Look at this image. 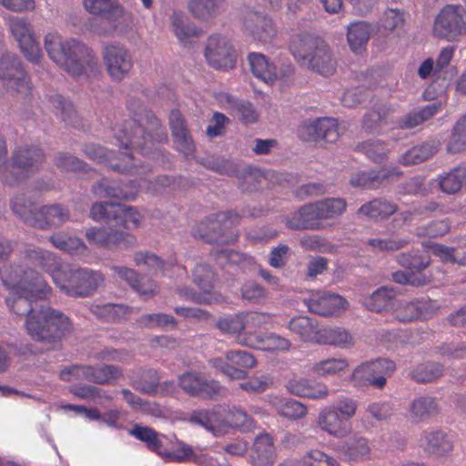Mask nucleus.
<instances>
[{
    "label": "nucleus",
    "instance_id": "48",
    "mask_svg": "<svg viewBox=\"0 0 466 466\" xmlns=\"http://www.w3.org/2000/svg\"><path fill=\"white\" fill-rule=\"evenodd\" d=\"M20 258L28 265L46 268L53 259L52 254L41 248L25 244L19 249Z\"/></svg>",
    "mask_w": 466,
    "mask_h": 466
},
{
    "label": "nucleus",
    "instance_id": "20",
    "mask_svg": "<svg viewBox=\"0 0 466 466\" xmlns=\"http://www.w3.org/2000/svg\"><path fill=\"white\" fill-rule=\"evenodd\" d=\"M317 424L321 431L335 438H344L351 431L350 422L345 420L331 406L319 411Z\"/></svg>",
    "mask_w": 466,
    "mask_h": 466
},
{
    "label": "nucleus",
    "instance_id": "31",
    "mask_svg": "<svg viewBox=\"0 0 466 466\" xmlns=\"http://www.w3.org/2000/svg\"><path fill=\"white\" fill-rule=\"evenodd\" d=\"M338 451L344 461H360L370 458V446L366 438L354 435L343 441Z\"/></svg>",
    "mask_w": 466,
    "mask_h": 466
},
{
    "label": "nucleus",
    "instance_id": "9",
    "mask_svg": "<svg viewBox=\"0 0 466 466\" xmlns=\"http://www.w3.org/2000/svg\"><path fill=\"white\" fill-rule=\"evenodd\" d=\"M89 217L96 222H105L112 227L137 228L141 219L140 214L132 207L116 202H95L90 208Z\"/></svg>",
    "mask_w": 466,
    "mask_h": 466
},
{
    "label": "nucleus",
    "instance_id": "16",
    "mask_svg": "<svg viewBox=\"0 0 466 466\" xmlns=\"http://www.w3.org/2000/svg\"><path fill=\"white\" fill-rule=\"evenodd\" d=\"M205 57L208 65L216 69L233 67L232 46L225 36L219 34L212 35L208 38Z\"/></svg>",
    "mask_w": 466,
    "mask_h": 466
},
{
    "label": "nucleus",
    "instance_id": "18",
    "mask_svg": "<svg viewBox=\"0 0 466 466\" xmlns=\"http://www.w3.org/2000/svg\"><path fill=\"white\" fill-rule=\"evenodd\" d=\"M85 154L93 160L98 163H106L108 167L120 173L134 175L138 171L137 164L134 162V156L132 152H122L125 157L124 162L113 161L111 158V152L102 146L96 144H88L84 147Z\"/></svg>",
    "mask_w": 466,
    "mask_h": 466
},
{
    "label": "nucleus",
    "instance_id": "2",
    "mask_svg": "<svg viewBox=\"0 0 466 466\" xmlns=\"http://www.w3.org/2000/svg\"><path fill=\"white\" fill-rule=\"evenodd\" d=\"M5 286L11 289L5 301L10 309L18 316L36 315L46 304L45 299L50 288L43 278L32 268L11 265L1 271Z\"/></svg>",
    "mask_w": 466,
    "mask_h": 466
},
{
    "label": "nucleus",
    "instance_id": "55",
    "mask_svg": "<svg viewBox=\"0 0 466 466\" xmlns=\"http://www.w3.org/2000/svg\"><path fill=\"white\" fill-rule=\"evenodd\" d=\"M356 150L366 155L374 162L381 163L387 157L388 148L385 142L379 139H370L360 143Z\"/></svg>",
    "mask_w": 466,
    "mask_h": 466
},
{
    "label": "nucleus",
    "instance_id": "39",
    "mask_svg": "<svg viewBox=\"0 0 466 466\" xmlns=\"http://www.w3.org/2000/svg\"><path fill=\"white\" fill-rule=\"evenodd\" d=\"M465 181L466 167L462 166H457L438 177L440 189L447 195H454L460 192Z\"/></svg>",
    "mask_w": 466,
    "mask_h": 466
},
{
    "label": "nucleus",
    "instance_id": "4",
    "mask_svg": "<svg viewBox=\"0 0 466 466\" xmlns=\"http://www.w3.org/2000/svg\"><path fill=\"white\" fill-rule=\"evenodd\" d=\"M36 315L25 320V329L30 338L42 344L47 350L60 349L61 342L73 331L70 319L63 312L51 308L47 303Z\"/></svg>",
    "mask_w": 466,
    "mask_h": 466
},
{
    "label": "nucleus",
    "instance_id": "25",
    "mask_svg": "<svg viewBox=\"0 0 466 466\" xmlns=\"http://www.w3.org/2000/svg\"><path fill=\"white\" fill-rule=\"evenodd\" d=\"M169 126L178 150L186 156L191 155L195 149V145L187 128L185 120L178 110L175 109L170 112Z\"/></svg>",
    "mask_w": 466,
    "mask_h": 466
},
{
    "label": "nucleus",
    "instance_id": "6",
    "mask_svg": "<svg viewBox=\"0 0 466 466\" xmlns=\"http://www.w3.org/2000/svg\"><path fill=\"white\" fill-rule=\"evenodd\" d=\"M56 285L71 297L92 295L103 282L102 275L88 268L57 272L53 277Z\"/></svg>",
    "mask_w": 466,
    "mask_h": 466
},
{
    "label": "nucleus",
    "instance_id": "37",
    "mask_svg": "<svg viewBox=\"0 0 466 466\" xmlns=\"http://www.w3.org/2000/svg\"><path fill=\"white\" fill-rule=\"evenodd\" d=\"M371 35V26L364 21L354 22L349 25L347 40L354 53H361Z\"/></svg>",
    "mask_w": 466,
    "mask_h": 466
},
{
    "label": "nucleus",
    "instance_id": "62",
    "mask_svg": "<svg viewBox=\"0 0 466 466\" xmlns=\"http://www.w3.org/2000/svg\"><path fill=\"white\" fill-rule=\"evenodd\" d=\"M171 20L173 32L180 42H184L191 36H197L196 26L181 13H174Z\"/></svg>",
    "mask_w": 466,
    "mask_h": 466
},
{
    "label": "nucleus",
    "instance_id": "27",
    "mask_svg": "<svg viewBox=\"0 0 466 466\" xmlns=\"http://www.w3.org/2000/svg\"><path fill=\"white\" fill-rule=\"evenodd\" d=\"M441 412L438 400L431 396L415 398L409 407L410 418L414 422L428 421Z\"/></svg>",
    "mask_w": 466,
    "mask_h": 466
},
{
    "label": "nucleus",
    "instance_id": "19",
    "mask_svg": "<svg viewBox=\"0 0 466 466\" xmlns=\"http://www.w3.org/2000/svg\"><path fill=\"white\" fill-rule=\"evenodd\" d=\"M37 215L35 228L40 230L58 228L71 219L69 208L60 203L40 206Z\"/></svg>",
    "mask_w": 466,
    "mask_h": 466
},
{
    "label": "nucleus",
    "instance_id": "34",
    "mask_svg": "<svg viewBox=\"0 0 466 466\" xmlns=\"http://www.w3.org/2000/svg\"><path fill=\"white\" fill-rule=\"evenodd\" d=\"M396 291L389 286L377 289L371 295L363 299V305L371 311L382 312L395 306Z\"/></svg>",
    "mask_w": 466,
    "mask_h": 466
},
{
    "label": "nucleus",
    "instance_id": "44",
    "mask_svg": "<svg viewBox=\"0 0 466 466\" xmlns=\"http://www.w3.org/2000/svg\"><path fill=\"white\" fill-rule=\"evenodd\" d=\"M129 433L136 439L144 442L149 451H154L158 455H163V442L158 438V432L154 429L136 424L129 431Z\"/></svg>",
    "mask_w": 466,
    "mask_h": 466
},
{
    "label": "nucleus",
    "instance_id": "33",
    "mask_svg": "<svg viewBox=\"0 0 466 466\" xmlns=\"http://www.w3.org/2000/svg\"><path fill=\"white\" fill-rule=\"evenodd\" d=\"M398 206L388 199L374 198L360 207L357 211L359 217H366L370 219H385L397 211Z\"/></svg>",
    "mask_w": 466,
    "mask_h": 466
},
{
    "label": "nucleus",
    "instance_id": "3",
    "mask_svg": "<svg viewBox=\"0 0 466 466\" xmlns=\"http://www.w3.org/2000/svg\"><path fill=\"white\" fill-rule=\"evenodd\" d=\"M45 48L56 65L75 77L85 75L87 69L94 71L97 66L92 50L76 39L63 42L57 35H47Z\"/></svg>",
    "mask_w": 466,
    "mask_h": 466
},
{
    "label": "nucleus",
    "instance_id": "53",
    "mask_svg": "<svg viewBox=\"0 0 466 466\" xmlns=\"http://www.w3.org/2000/svg\"><path fill=\"white\" fill-rule=\"evenodd\" d=\"M193 282L205 293H209L214 287L216 274L207 263H198L192 271Z\"/></svg>",
    "mask_w": 466,
    "mask_h": 466
},
{
    "label": "nucleus",
    "instance_id": "30",
    "mask_svg": "<svg viewBox=\"0 0 466 466\" xmlns=\"http://www.w3.org/2000/svg\"><path fill=\"white\" fill-rule=\"evenodd\" d=\"M13 213L26 226L36 228L40 207L25 194H18L10 200Z\"/></svg>",
    "mask_w": 466,
    "mask_h": 466
},
{
    "label": "nucleus",
    "instance_id": "46",
    "mask_svg": "<svg viewBox=\"0 0 466 466\" xmlns=\"http://www.w3.org/2000/svg\"><path fill=\"white\" fill-rule=\"evenodd\" d=\"M395 260L400 267L409 269L414 275L421 273L431 263L429 256L420 255L413 251L399 253Z\"/></svg>",
    "mask_w": 466,
    "mask_h": 466
},
{
    "label": "nucleus",
    "instance_id": "12",
    "mask_svg": "<svg viewBox=\"0 0 466 466\" xmlns=\"http://www.w3.org/2000/svg\"><path fill=\"white\" fill-rule=\"evenodd\" d=\"M122 376V370L116 365H71L61 371L63 380L69 381L72 378L84 380L94 384L104 385L109 380Z\"/></svg>",
    "mask_w": 466,
    "mask_h": 466
},
{
    "label": "nucleus",
    "instance_id": "24",
    "mask_svg": "<svg viewBox=\"0 0 466 466\" xmlns=\"http://www.w3.org/2000/svg\"><path fill=\"white\" fill-rule=\"evenodd\" d=\"M227 8V0H187L191 15L204 23H211Z\"/></svg>",
    "mask_w": 466,
    "mask_h": 466
},
{
    "label": "nucleus",
    "instance_id": "26",
    "mask_svg": "<svg viewBox=\"0 0 466 466\" xmlns=\"http://www.w3.org/2000/svg\"><path fill=\"white\" fill-rule=\"evenodd\" d=\"M323 42L309 33H299L292 35L289 49L294 57L304 65Z\"/></svg>",
    "mask_w": 466,
    "mask_h": 466
},
{
    "label": "nucleus",
    "instance_id": "40",
    "mask_svg": "<svg viewBox=\"0 0 466 466\" xmlns=\"http://www.w3.org/2000/svg\"><path fill=\"white\" fill-rule=\"evenodd\" d=\"M47 100L55 115L63 122L69 126H77L79 122L78 116L73 104L69 100L58 94L48 96Z\"/></svg>",
    "mask_w": 466,
    "mask_h": 466
},
{
    "label": "nucleus",
    "instance_id": "22",
    "mask_svg": "<svg viewBox=\"0 0 466 466\" xmlns=\"http://www.w3.org/2000/svg\"><path fill=\"white\" fill-rule=\"evenodd\" d=\"M320 218L314 204L302 206L290 217L286 218V226L293 230H319L323 228Z\"/></svg>",
    "mask_w": 466,
    "mask_h": 466
},
{
    "label": "nucleus",
    "instance_id": "50",
    "mask_svg": "<svg viewBox=\"0 0 466 466\" xmlns=\"http://www.w3.org/2000/svg\"><path fill=\"white\" fill-rule=\"evenodd\" d=\"M92 192L100 198H110L116 199L127 200L131 198L130 194L120 187L117 183L102 178L92 186Z\"/></svg>",
    "mask_w": 466,
    "mask_h": 466
},
{
    "label": "nucleus",
    "instance_id": "60",
    "mask_svg": "<svg viewBox=\"0 0 466 466\" xmlns=\"http://www.w3.org/2000/svg\"><path fill=\"white\" fill-rule=\"evenodd\" d=\"M317 132L319 133V141L334 143L339 137L338 122L332 117L316 118Z\"/></svg>",
    "mask_w": 466,
    "mask_h": 466
},
{
    "label": "nucleus",
    "instance_id": "35",
    "mask_svg": "<svg viewBox=\"0 0 466 466\" xmlns=\"http://www.w3.org/2000/svg\"><path fill=\"white\" fill-rule=\"evenodd\" d=\"M84 5L90 14L101 15L112 22L118 20L124 13L117 0H84Z\"/></svg>",
    "mask_w": 466,
    "mask_h": 466
},
{
    "label": "nucleus",
    "instance_id": "57",
    "mask_svg": "<svg viewBox=\"0 0 466 466\" xmlns=\"http://www.w3.org/2000/svg\"><path fill=\"white\" fill-rule=\"evenodd\" d=\"M366 243L375 251L394 252L408 246L410 238L399 237L389 238H370Z\"/></svg>",
    "mask_w": 466,
    "mask_h": 466
},
{
    "label": "nucleus",
    "instance_id": "54",
    "mask_svg": "<svg viewBox=\"0 0 466 466\" xmlns=\"http://www.w3.org/2000/svg\"><path fill=\"white\" fill-rule=\"evenodd\" d=\"M320 219H331L340 216L347 208L345 199L329 198L315 203Z\"/></svg>",
    "mask_w": 466,
    "mask_h": 466
},
{
    "label": "nucleus",
    "instance_id": "1",
    "mask_svg": "<svg viewBox=\"0 0 466 466\" xmlns=\"http://www.w3.org/2000/svg\"><path fill=\"white\" fill-rule=\"evenodd\" d=\"M127 108L133 117L116 125L113 129L120 147L136 150L152 157H160V150L154 147L155 143H162L167 139L160 120L139 99H129Z\"/></svg>",
    "mask_w": 466,
    "mask_h": 466
},
{
    "label": "nucleus",
    "instance_id": "63",
    "mask_svg": "<svg viewBox=\"0 0 466 466\" xmlns=\"http://www.w3.org/2000/svg\"><path fill=\"white\" fill-rule=\"evenodd\" d=\"M211 255L217 263L223 268L242 264L248 258L245 254L231 248L214 250L211 252Z\"/></svg>",
    "mask_w": 466,
    "mask_h": 466
},
{
    "label": "nucleus",
    "instance_id": "52",
    "mask_svg": "<svg viewBox=\"0 0 466 466\" xmlns=\"http://www.w3.org/2000/svg\"><path fill=\"white\" fill-rule=\"evenodd\" d=\"M199 163L207 169L212 170L219 175L231 177L238 173L237 165L223 157L207 156L201 158Z\"/></svg>",
    "mask_w": 466,
    "mask_h": 466
},
{
    "label": "nucleus",
    "instance_id": "11",
    "mask_svg": "<svg viewBox=\"0 0 466 466\" xmlns=\"http://www.w3.org/2000/svg\"><path fill=\"white\" fill-rule=\"evenodd\" d=\"M46 160L44 150L38 146L25 145L16 147L12 154L13 183L28 178L35 174Z\"/></svg>",
    "mask_w": 466,
    "mask_h": 466
},
{
    "label": "nucleus",
    "instance_id": "23",
    "mask_svg": "<svg viewBox=\"0 0 466 466\" xmlns=\"http://www.w3.org/2000/svg\"><path fill=\"white\" fill-rule=\"evenodd\" d=\"M309 310L312 313L328 317L335 315L343 308L346 300L338 294L316 293L305 300Z\"/></svg>",
    "mask_w": 466,
    "mask_h": 466
},
{
    "label": "nucleus",
    "instance_id": "14",
    "mask_svg": "<svg viewBox=\"0 0 466 466\" xmlns=\"http://www.w3.org/2000/svg\"><path fill=\"white\" fill-rule=\"evenodd\" d=\"M179 387L187 394L203 399L218 400L225 395V388L214 380H207L196 371L185 372L178 377Z\"/></svg>",
    "mask_w": 466,
    "mask_h": 466
},
{
    "label": "nucleus",
    "instance_id": "10",
    "mask_svg": "<svg viewBox=\"0 0 466 466\" xmlns=\"http://www.w3.org/2000/svg\"><path fill=\"white\" fill-rule=\"evenodd\" d=\"M396 370L393 360L379 358L358 366L351 374V380L358 386H372L382 389L386 385L387 378L390 377Z\"/></svg>",
    "mask_w": 466,
    "mask_h": 466
},
{
    "label": "nucleus",
    "instance_id": "58",
    "mask_svg": "<svg viewBox=\"0 0 466 466\" xmlns=\"http://www.w3.org/2000/svg\"><path fill=\"white\" fill-rule=\"evenodd\" d=\"M423 308L420 301H403L398 304L394 310V316L402 322H409L420 318Z\"/></svg>",
    "mask_w": 466,
    "mask_h": 466
},
{
    "label": "nucleus",
    "instance_id": "17",
    "mask_svg": "<svg viewBox=\"0 0 466 466\" xmlns=\"http://www.w3.org/2000/svg\"><path fill=\"white\" fill-rule=\"evenodd\" d=\"M103 57L109 76L115 80H122L133 66L128 50L119 44L106 46Z\"/></svg>",
    "mask_w": 466,
    "mask_h": 466
},
{
    "label": "nucleus",
    "instance_id": "61",
    "mask_svg": "<svg viewBox=\"0 0 466 466\" xmlns=\"http://www.w3.org/2000/svg\"><path fill=\"white\" fill-rule=\"evenodd\" d=\"M55 165L64 171L82 172L86 174L90 168L81 159L68 154L58 152L55 156Z\"/></svg>",
    "mask_w": 466,
    "mask_h": 466
},
{
    "label": "nucleus",
    "instance_id": "51",
    "mask_svg": "<svg viewBox=\"0 0 466 466\" xmlns=\"http://www.w3.org/2000/svg\"><path fill=\"white\" fill-rule=\"evenodd\" d=\"M254 424V420L244 410L236 407L227 410L221 420V426L238 428L243 431L252 430Z\"/></svg>",
    "mask_w": 466,
    "mask_h": 466
},
{
    "label": "nucleus",
    "instance_id": "56",
    "mask_svg": "<svg viewBox=\"0 0 466 466\" xmlns=\"http://www.w3.org/2000/svg\"><path fill=\"white\" fill-rule=\"evenodd\" d=\"M466 149V114L453 127L447 151L459 153Z\"/></svg>",
    "mask_w": 466,
    "mask_h": 466
},
{
    "label": "nucleus",
    "instance_id": "45",
    "mask_svg": "<svg viewBox=\"0 0 466 466\" xmlns=\"http://www.w3.org/2000/svg\"><path fill=\"white\" fill-rule=\"evenodd\" d=\"M437 152L436 147L431 143H422L403 153L399 162L404 166L417 165L431 157Z\"/></svg>",
    "mask_w": 466,
    "mask_h": 466
},
{
    "label": "nucleus",
    "instance_id": "38",
    "mask_svg": "<svg viewBox=\"0 0 466 466\" xmlns=\"http://www.w3.org/2000/svg\"><path fill=\"white\" fill-rule=\"evenodd\" d=\"M288 329L299 336L304 341H315L319 334L318 322L308 316H297L292 318Z\"/></svg>",
    "mask_w": 466,
    "mask_h": 466
},
{
    "label": "nucleus",
    "instance_id": "15",
    "mask_svg": "<svg viewBox=\"0 0 466 466\" xmlns=\"http://www.w3.org/2000/svg\"><path fill=\"white\" fill-rule=\"evenodd\" d=\"M9 28L26 60L37 64L41 58V49L33 35L30 23L25 18H12Z\"/></svg>",
    "mask_w": 466,
    "mask_h": 466
},
{
    "label": "nucleus",
    "instance_id": "7",
    "mask_svg": "<svg viewBox=\"0 0 466 466\" xmlns=\"http://www.w3.org/2000/svg\"><path fill=\"white\" fill-rule=\"evenodd\" d=\"M433 35L448 42L459 41L466 35V9L461 5H446L436 15Z\"/></svg>",
    "mask_w": 466,
    "mask_h": 466
},
{
    "label": "nucleus",
    "instance_id": "41",
    "mask_svg": "<svg viewBox=\"0 0 466 466\" xmlns=\"http://www.w3.org/2000/svg\"><path fill=\"white\" fill-rule=\"evenodd\" d=\"M248 61L252 74L266 83H273L278 78L276 67L270 65L262 54L251 53Z\"/></svg>",
    "mask_w": 466,
    "mask_h": 466
},
{
    "label": "nucleus",
    "instance_id": "29",
    "mask_svg": "<svg viewBox=\"0 0 466 466\" xmlns=\"http://www.w3.org/2000/svg\"><path fill=\"white\" fill-rule=\"evenodd\" d=\"M391 173L385 169H369L351 175L350 184L364 189H378L389 184Z\"/></svg>",
    "mask_w": 466,
    "mask_h": 466
},
{
    "label": "nucleus",
    "instance_id": "21",
    "mask_svg": "<svg viewBox=\"0 0 466 466\" xmlns=\"http://www.w3.org/2000/svg\"><path fill=\"white\" fill-rule=\"evenodd\" d=\"M246 31L255 39L268 43L276 35V29L268 16L258 12H248L244 20Z\"/></svg>",
    "mask_w": 466,
    "mask_h": 466
},
{
    "label": "nucleus",
    "instance_id": "13",
    "mask_svg": "<svg viewBox=\"0 0 466 466\" xmlns=\"http://www.w3.org/2000/svg\"><path fill=\"white\" fill-rule=\"evenodd\" d=\"M86 238L90 244L110 250L127 249L137 242L132 234L112 227H91L86 229Z\"/></svg>",
    "mask_w": 466,
    "mask_h": 466
},
{
    "label": "nucleus",
    "instance_id": "28",
    "mask_svg": "<svg viewBox=\"0 0 466 466\" xmlns=\"http://www.w3.org/2000/svg\"><path fill=\"white\" fill-rule=\"evenodd\" d=\"M303 66H307L312 71L323 76H329L335 73L337 61L333 57L329 46L323 41Z\"/></svg>",
    "mask_w": 466,
    "mask_h": 466
},
{
    "label": "nucleus",
    "instance_id": "36",
    "mask_svg": "<svg viewBox=\"0 0 466 466\" xmlns=\"http://www.w3.org/2000/svg\"><path fill=\"white\" fill-rule=\"evenodd\" d=\"M440 103L433 102L428 104L401 116L398 121V125L403 129H412L434 116L440 111Z\"/></svg>",
    "mask_w": 466,
    "mask_h": 466
},
{
    "label": "nucleus",
    "instance_id": "59",
    "mask_svg": "<svg viewBox=\"0 0 466 466\" xmlns=\"http://www.w3.org/2000/svg\"><path fill=\"white\" fill-rule=\"evenodd\" d=\"M241 298L251 304H262L268 299V291L260 284L248 280L240 288Z\"/></svg>",
    "mask_w": 466,
    "mask_h": 466
},
{
    "label": "nucleus",
    "instance_id": "49",
    "mask_svg": "<svg viewBox=\"0 0 466 466\" xmlns=\"http://www.w3.org/2000/svg\"><path fill=\"white\" fill-rule=\"evenodd\" d=\"M160 376L155 369H142L138 375L132 380V386L146 394H151L157 390Z\"/></svg>",
    "mask_w": 466,
    "mask_h": 466
},
{
    "label": "nucleus",
    "instance_id": "47",
    "mask_svg": "<svg viewBox=\"0 0 466 466\" xmlns=\"http://www.w3.org/2000/svg\"><path fill=\"white\" fill-rule=\"evenodd\" d=\"M316 342L347 347L352 344V337L348 330L342 328L328 327L319 330Z\"/></svg>",
    "mask_w": 466,
    "mask_h": 466
},
{
    "label": "nucleus",
    "instance_id": "32",
    "mask_svg": "<svg viewBox=\"0 0 466 466\" xmlns=\"http://www.w3.org/2000/svg\"><path fill=\"white\" fill-rule=\"evenodd\" d=\"M421 441L424 451L431 455L445 456L453 449L452 441L441 430L424 431Z\"/></svg>",
    "mask_w": 466,
    "mask_h": 466
},
{
    "label": "nucleus",
    "instance_id": "8",
    "mask_svg": "<svg viewBox=\"0 0 466 466\" xmlns=\"http://www.w3.org/2000/svg\"><path fill=\"white\" fill-rule=\"evenodd\" d=\"M0 79L12 94H20L25 99L32 95L30 76L24 69L20 58L13 53H4L0 57Z\"/></svg>",
    "mask_w": 466,
    "mask_h": 466
},
{
    "label": "nucleus",
    "instance_id": "42",
    "mask_svg": "<svg viewBox=\"0 0 466 466\" xmlns=\"http://www.w3.org/2000/svg\"><path fill=\"white\" fill-rule=\"evenodd\" d=\"M389 110L384 105H378L368 111L362 118V128L369 134H379L388 124Z\"/></svg>",
    "mask_w": 466,
    "mask_h": 466
},
{
    "label": "nucleus",
    "instance_id": "64",
    "mask_svg": "<svg viewBox=\"0 0 466 466\" xmlns=\"http://www.w3.org/2000/svg\"><path fill=\"white\" fill-rule=\"evenodd\" d=\"M190 421L204 427L210 431H214L216 430L217 422L218 427L221 425L220 414L208 410L194 411L190 417Z\"/></svg>",
    "mask_w": 466,
    "mask_h": 466
},
{
    "label": "nucleus",
    "instance_id": "5",
    "mask_svg": "<svg viewBox=\"0 0 466 466\" xmlns=\"http://www.w3.org/2000/svg\"><path fill=\"white\" fill-rule=\"evenodd\" d=\"M244 216V212L238 215L233 210L211 214L193 229V235L209 244H232L238 239V234L233 227L238 225Z\"/></svg>",
    "mask_w": 466,
    "mask_h": 466
},
{
    "label": "nucleus",
    "instance_id": "43",
    "mask_svg": "<svg viewBox=\"0 0 466 466\" xmlns=\"http://www.w3.org/2000/svg\"><path fill=\"white\" fill-rule=\"evenodd\" d=\"M443 375V366L438 362L422 363L409 371L408 377L417 383H431Z\"/></svg>",
    "mask_w": 466,
    "mask_h": 466
}]
</instances>
